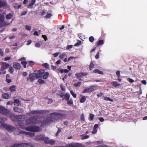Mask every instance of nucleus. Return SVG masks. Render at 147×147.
<instances>
[{
	"mask_svg": "<svg viewBox=\"0 0 147 147\" xmlns=\"http://www.w3.org/2000/svg\"><path fill=\"white\" fill-rule=\"evenodd\" d=\"M66 55V53H63L60 55L59 57L61 59L64 58Z\"/></svg>",
	"mask_w": 147,
	"mask_h": 147,
	"instance_id": "ea45409f",
	"label": "nucleus"
},
{
	"mask_svg": "<svg viewBox=\"0 0 147 147\" xmlns=\"http://www.w3.org/2000/svg\"><path fill=\"white\" fill-rule=\"evenodd\" d=\"M60 87L63 91H65V88L64 86H63L62 85H61Z\"/></svg>",
	"mask_w": 147,
	"mask_h": 147,
	"instance_id": "052dcab7",
	"label": "nucleus"
},
{
	"mask_svg": "<svg viewBox=\"0 0 147 147\" xmlns=\"http://www.w3.org/2000/svg\"><path fill=\"white\" fill-rule=\"evenodd\" d=\"M43 140L44 141L45 143L46 144H48V143L49 140V138L47 137H44Z\"/></svg>",
	"mask_w": 147,
	"mask_h": 147,
	"instance_id": "c03bdc74",
	"label": "nucleus"
},
{
	"mask_svg": "<svg viewBox=\"0 0 147 147\" xmlns=\"http://www.w3.org/2000/svg\"><path fill=\"white\" fill-rule=\"evenodd\" d=\"M4 17L2 14H0V25H1L4 21Z\"/></svg>",
	"mask_w": 147,
	"mask_h": 147,
	"instance_id": "5701e85b",
	"label": "nucleus"
},
{
	"mask_svg": "<svg viewBox=\"0 0 147 147\" xmlns=\"http://www.w3.org/2000/svg\"><path fill=\"white\" fill-rule=\"evenodd\" d=\"M38 82L40 84H44L45 83V82L43 80H42V79H39L38 80Z\"/></svg>",
	"mask_w": 147,
	"mask_h": 147,
	"instance_id": "864d4df0",
	"label": "nucleus"
},
{
	"mask_svg": "<svg viewBox=\"0 0 147 147\" xmlns=\"http://www.w3.org/2000/svg\"><path fill=\"white\" fill-rule=\"evenodd\" d=\"M25 28L27 30L30 31L31 29V26L26 25L25 26Z\"/></svg>",
	"mask_w": 147,
	"mask_h": 147,
	"instance_id": "3c124183",
	"label": "nucleus"
},
{
	"mask_svg": "<svg viewBox=\"0 0 147 147\" xmlns=\"http://www.w3.org/2000/svg\"><path fill=\"white\" fill-rule=\"evenodd\" d=\"M70 93L73 96L74 98H76V94L74 93V92L72 90L70 91Z\"/></svg>",
	"mask_w": 147,
	"mask_h": 147,
	"instance_id": "8fccbe9b",
	"label": "nucleus"
},
{
	"mask_svg": "<svg viewBox=\"0 0 147 147\" xmlns=\"http://www.w3.org/2000/svg\"><path fill=\"white\" fill-rule=\"evenodd\" d=\"M42 66L45 67L47 69H49V65L46 63H43L42 64Z\"/></svg>",
	"mask_w": 147,
	"mask_h": 147,
	"instance_id": "37998d69",
	"label": "nucleus"
},
{
	"mask_svg": "<svg viewBox=\"0 0 147 147\" xmlns=\"http://www.w3.org/2000/svg\"><path fill=\"white\" fill-rule=\"evenodd\" d=\"M17 112L20 113H23L24 112V111L22 109L18 108Z\"/></svg>",
	"mask_w": 147,
	"mask_h": 147,
	"instance_id": "603ef678",
	"label": "nucleus"
},
{
	"mask_svg": "<svg viewBox=\"0 0 147 147\" xmlns=\"http://www.w3.org/2000/svg\"><path fill=\"white\" fill-rule=\"evenodd\" d=\"M94 90V88H88L84 89L82 91V92L83 93L86 92H90L93 91Z\"/></svg>",
	"mask_w": 147,
	"mask_h": 147,
	"instance_id": "4468645a",
	"label": "nucleus"
},
{
	"mask_svg": "<svg viewBox=\"0 0 147 147\" xmlns=\"http://www.w3.org/2000/svg\"><path fill=\"white\" fill-rule=\"evenodd\" d=\"M93 72L95 73L98 74L102 75L103 73L102 71H100L98 69H95L93 71Z\"/></svg>",
	"mask_w": 147,
	"mask_h": 147,
	"instance_id": "b1692460",
	"label": "nucleus"
},
{
	"mask_svg": "<svg viewBox=\"0 0 147 147\" xmlns=\"http://www.w3.org/2000/svg\"><path fill=\"white\" fill-rule=\"evenodd\" d=\"M80 119L81 121H84V114L82 113L81 114L80 116Z\"/></svg>",
	"mask_w": 147,
	"mask_h": 147,
	"instance_id": "5fc2aeb1",
	"label": "nucleus"
},
{
	"mask_svg": "<svg viewBox=\"0 0 147 147\" xmlns=\"http://www.w3.org/2000/svg\"><path fill=\"white\" fill-rule=\"evenodd\" d=\"M81 144L78 143H75L74 144H70L67 145V147H80Z\"/></svg>",
	"mask_w": 147,
	"mask_h": 147,
	"instance_id": "f3484780",
	"label": "nucleus"
},
{
	"mask_svg": "<svg viewBox=\"0 0 147 147\" xmlns=\"http://www.w3.org/2000/svg\"><path fill=\"white\" fill-rule=\"evenodd\" d=\"M3 120L2 118H0V123L1 122V125L3 127H4L8 131L11 132L14 131L15 129V128L14 127L6 124L2 123Z\"/></svg>",
	"mask_w": 147,
	"mask_h": 147,
	"instance_id": "7ed1b4c3",
	"label": "nucleus"
},
{
	"mask_svg": "<svg viewBox=\"0 0 147 147\" xmlns=\"http://www.w3.org/2000/svg\"><path fill=\"white\" fill-rule=\"evenodd\" d=\"M16 88V86L14 85H13L10 87L9 89L11 92H13L15 91Z\"/></svg>",
	"mask_w": 147,
	"mask_h": 147,
	"instance_id": "4be33fe9",
	"label": "nucleus"
},
{
	"mask_svg": "<svg viewBox=\"0 0 147 147\" xmlns=\"http://www.w3.org/2000/svg\"><path fill=\"white\" fill-rule=\"evenodd\" d=\"M19 100L18 99H16L14 101V103L15 104H18V105L19 104Z\"/></svg>",
	"mask_w": 147,
	"mask_h": 147,
	"instance_id": "680f3d73",
	"label": "nucleus"
},
{
	"mask_svg": "<svg viewBox=\"0 0 147 147\" xmlns=\"http://www.w3.org/2000/svg\"><path fill=\"white\" fill-rule=\"evenodd\" d=\"M81 82H78L77 83L74 84V86L76 87H79L81 85Z\"/></svg>",
	"mask_w": 147,
	"mask_h": 147,
	"instance_id": "09e8293b",
	"label": "nucleus"
},
{
	"mask_svg": "<svg viewBox=\"0 0 147 147\" xmlns=\"http://www.w3.org/2000/svg\"><path fill=\"white\" fill-rule=\"evenodd\" d=\"M104 99L106 100H109L111 102L113 101V100L111 98H110L109 97L105 98Z\"/></svg>",
	"mask_w": 147,
	"mask_h": 147,
	"instance_id": "13d9d810",
	"label": "nucleus"
},
{
	"mask_svg": "<svg viewBox=\"0 0 147 147\" xmlns=\"http://www.w3.org/2000/svg\"><path fill=\"white\" fill-rule=\"evenodd\" d=\"M52 16V14L51 13H47L45 16V17L47 19L50 18Z\"/></svg>",
	"mask_w": 147,
	"mask_h": 147,
	"instance_id": "4c0bfd02",
	"label": "nucleus"
},
{
	"mask_svg": "<svg viewBox=\"0 0 147 147\" xmlns=\"http://www.w3.org/2000/svg\"><path fill=\"white\" fill-rule=\"evenodd\" d=\"M46 13V11L45 10H43L42 12H41V15L42 16H44Z\"/></svg>",
	"mask_w": 147,
	"mask_h": 147,
	"instance_id": "e2e57ef3",
	"label": "nucleus"
},
{
	"mask_svg": "<svg viewBox=\"0 0 147 147\" xmlns=\"http://www.w3.org/2000/svg\"><path fill=\"white\" fill-rule=\"evenodd\" d=\"M111 84L115 87H116L120 85L117 82H111Z\"/></svg>",
	"mask_w": 147,
	"mask_h": 147,
	"instance_id": "c756f323",
	"label": "nucleus"
},
{
	"mask_svg": "<svg viewBox=\"0 0 147 147\" xmlns=\"http://www.w3.org/2000/svg\"><path fill=\"white\" fill-rule=\"evenodd\" d=\"M60 96L61 98H63V100H65L67 101L69 99L70 95L68 93H67L64 94L63 92H61L60 94Z\"/></svg>",
	"mask_w": 147,
	"mask_h": 147,
	"instance_id": "6e6552de",
	"label": "nucleus"
},
{
	"mask_svg": "<svg viewBox=\"0 0 147 147\" xmlns=\"http://www.w3.org/2000/svg\"><path fill=\"white\" fill-rule=\"evenodd\" d=\"M13 66L14 68L18 70L20 69L21 67L20 64L16 62H14L13 63Z\"/></svg>",
	"mask_w": 147,
	"mask_h": 147,
	"instance_id": "f8f14e48",
	"label": "nucleus"
},
{
	"mask_svg": "<svg viewBox=\"0 0 147 147\" xmlns=\"http://www.w3.org/2000/svg\"><path fill=\"white\" fill-rule=\"evenodd\" d=\"M45 72V71L43 70H35L34 71V73L38 76V78L41 77L42 75Z\"/></svg>",
	"mask_w": 147,
	"mask_h": 147,
	"instance_id": "9d476101",
	"label": "nucleus"
},
{
	"mask_svg": "<svg viewBox=\"0 0 147 147\" xmlns=\"http://www.w3.org/2000/svg\"><path fill=\"white\" fill-rule=\"evenodd\" d=\"M88 75V73L86 72H80V73H76L75 74V76L79 80L82 81V80L80 78L83 76H85Z\"/></svg>",
	"mask_w": 147,
	"mask_h": 147,
	"instance_id": "0eeeda50",
	"label": "nucleus"
},
{
	"mask_svg": "<svg viewBox=\"0 0 147 147\" xmlns=\"http://www.w3.org/2000/svg\"><path fill=\"white\" fill-rule=\"evenodd\" d=\"M6 5V3L4 2L1 1L0 0V8L4 7Z\"/></svg>",
	"mask_w": 147,
	"mask_h": 147,
	"instance_id": "473e14b6",
	"label": "nucleus"
},
{
	"mask_svg": "<svg viewBox=\"0 0 147 147\" xmlns=\"http://www.w3.org/2000/svg\"><path fill=\"white\" fill-rule=\"evenodd\" d=\"M116 75L117 76V78H120V72L119 71H117L116 73Z\"/></svg>",
	"mask_w": 147,
	"mask_h": 147,
	"instance_id": "bf43d9fd",
	"label": "nucleus"
},
{
	"mask_svg": "<svg viewBox=\"0 0 147 147\" xmlns=\"http://www.w3.org/2000/svg\"><path fill=\"white\" fill-rule=\"evenodd\" d=\"M11 147H22V144H15L13 145Z\"/></svg>",
	"mask_w": 147,
	"mask_h": 147,
	"instance_id": "e433bc0d",
	"label": "nucleus"
},
{
	"mask_svg": "<svg viewBox=\"0 0 147 147\" xmlns=\"http://www.w3.org/2000/svg\"><path fill=\"white\" fill-rule=\"evenodd\" d=\"M49 73L48 72H46L43 75L42 78L44 79H46L48 77Z\"/></svg>",
	"mask_w": 147,
	"mask_h": 147,
	"instance_id": "bb28decb",
	"label": "nucleus"
},
{
	"mask_svg": "<svg viewBox=\"0 0 147 147\" xmlns=\"http://www.w3.org/2000/svg\"><path fill=\"white\" fill-rule=\"evenodd\" d=\"M22 147H34V145L30 143H22Z\"/></svg>",
	"mask_w": 147,
	"mask_h": 147,
	"instance_id": "dca6fc26",
	"label": "nucleus"
},
{
	"mask_svg": "<svg viewBox=\"0 0 147 147\" xmlns=\"http://www.w3.org/2000/svg\"><path fill=\"white\" fill-rule=\"evenodd\" d=\"M86 100V98L84 96H82L80 100V101L81 103H83Z\"/></svg>",
	"mask_w": 147,
	"mask_h": 147,
	"instance_id": "72a5a7b5",
	"label": "nucleus"
},
{
	"mask_svg": "<svg viewBox=\"0 0 147 147\" xmlns=\"http://www.w3.org/2000/svg\"><path fill=\"white\" fill-rule=\"evenodd\" d=\"M41 121L37 116H32L29 117L26 121V123L28 125L40 123Z\"/></svg>",
	"mask_w": 147,
	"mask_h": 147,
	"instance_id": "f257e3e1",
	"label": "nucleus"
},
{
	"mask_svg": "<svg viewBox=\"0 0 147 147\" xmlns=\"http://www.w3.org/2000/svg\"><path fill=\"white\" fill-rule=\"evenodd\" d=\"M94 117V115L92 114H90V120L91 121H92Z\"/></svg>",
	"mask_w": 147,
	"mask_h": 147,
	"instance_id": "6e6d98bb",
	"label": "nucleus"
},
{
	"mask_svg": "<svg viewBox=\"0 0 147 147\" xmlns=\"http://www.w3.org/2000/svg\"><path fill=\"white\" fill-rule=\"evenodd\" d=\"M21 63L24 66V68H26V65L27 64V63L26 61H22L21 62Z\"/></svg>",
	"mask_w": 147,
	"mask_h": 147,
	"instance_id": "79ce46f5",
	"label": "nucleus"
},
{
	"mask_svg": "<svg viewBox=\"0 0 147 147\" xmlns=\"http://www.w3.org/2000/svg\"><path fill=\"white\" fill-rule=\"evenodd\" d=\"M98 127V124H95L93 130L92 131V133L93 134H95L97 131V128Z\"/></svg>",
	"mask_w": 147,
	"mask_h": 147,
	"instance_id": "aec40b11",
	"label": "nucleus"
},
{
	"mask_svg": "<svg viewBox=\"0 0 147 147\" xmlns=\"http://www.w3.org/2000/svg\"><path fill=\"white\" fill-rule=\"evenodd\" d=\"M9 69L8 70L9 72L11 74H13V71H14V69L13 68L11 67L10 66L9 67Z\"/></svg>",
	"mask_w": 147,
	"mask_h": 147,
	"instance_id": "2f4dec72",
	"label": "nucleus"
},
{
	"mask_svg": "<svg viewBox=\"0 0 147 147\" xmlns=\"http://www.w3.org/2000/svg\"><path fill=\"white\" fill-rule=\"evenodd\" d=\"M38 78V76L34 72L33 73L29 75V77L27 78V80H29L31 82H32L35 79Z\"/></svg>",
	"mask_w": 147,
	"mask_h": 147,
	"instance_id": "423d86ee",
	"label": "nucleus"
},
{
	"mask_svg": "<svg viewBox=\"0 0 147 147\" xmlns=\"http://www.w3.org/2000/svg\"><path fill=\"white\" fill-rule=\"evenodd\" d=\"M34 64V63L32 61H28L27 64V66H31L33 65Z\"/></svg>",
	"mask_w": 147,
	"mask_h": 147,
	"instance_id": "a18cd8bd",
	"label": "nucleus"
},
{
	"mask_svg": "<svg viewBox=\"0 0 147 147\" xmlns=\"http://www.w3.org/2000/svg\"><path fill=\"white\" fill-rule=\"evenodd\" d=\"M42 37L44 39L45 41H46L47 39V37L45 35H42Z\"/></svg>",
	"mask_w": 147,
	"mask_h": 147,
	"instance_id": "338daca9",
	"label": "nucleus"
},
{
	"mask_svg": "<svg viewBox=\"0 0 147 147\" xmlns=\"http://www.w3.org/2000/svg\"><path fill=\"white\" fill-rule=\"evenodd\" d=\"M69 71L67 69H61L60 70V71L61 73L62 74L64 72L65 73H68Z\"/></svg>",
	"mask_w": 147,
	"mask_h": 147,
	"instance_id": "a19ab883",
	"label": "nucleus"
},
{
	"mask_svg": "<svg viewBox=\"0 0 147 147\" xmlns=\"http://www.w3.org/2000/svg\"><path fill=\"white\" fill-rule=\"evenodd\" d=\"M77 41L78 42L76 43H75L74 45L75 47H78L81 44L82 41L81 40H78Z\"/></svg>",
	"mask_w": 147,
	"mask_h": 147,
	"instance_id": "f704fd0d",
	"label": "nucleus"
},
{
	"mask_svg": "<svg viewBox=\"0 0 147 147\" xmlns=\"http://www.w3.org/2000/svg\"><path fill=\"white\" fill-rule=\"evenodd\" d=\"M21 133L25 134L27 136L31 138L34 136L35 135V133H34L26 132L24 131H22Z\"/></svg>",
	"mask_w": 147,
	"mask_h": 147,
	"instance_id": "9b49d317",
	"label": "nucleus"
},
{
	"mask_svg": "<svg viewBox=\"0 0 147 147\" xmlns=\"http://www.w3.org/2000/svg\"><path fill=\"white\" fill-rule=\"evenodd\" d=\"M49 117L51 122L55 120V119L54 118V116Z\"/></svg>",
	"mask_w": 147,
	"mask_h": 147,
	"instance_id": "de8ad7c7",
	"label": "nucleus"
},
{
	"mask_svg": "<svg viewBox=\"0 0 147 147\" xmlns=\"http://www.w3.org/2000/svg\"><path fill=\"white\" fill-rule=\"evenodd\" d=\"M33 132H39L41 130V128L38 126H33Z\"/></svg>",
	"mask_w": 147,
	"mask_h": 147,
	"instance_id": "6ab92c4d",
	"label": "nucleus"
},
{
	"mask_svg": "<svg viewBox=\"0 0 147 147\" xmlns=\"http://www.w3.org/2000/svg\"><path fill=\"white\" fill-rule=\"evenodd\" d=\"M51 68L52 70H55L56 69V67L55 66L53 65H51Z\"/></svg>",
	"mask_w": 147,
	"mask_h": 147,
	"instance_id": "69168bd1",
	"label": "nucleus"
},
{
	"mask_svg": "<svg viewBox=\"0 0 147 147\" xmlns=\"http://www.w3.org/2000/svg\"><path fill=\"white\" fill-rule=\"evenodd\" d=\"M44 112V111L42 110H33L29 112V113L30 114H35L36 113L41 114L43 113Z\"/></svg>",
	"mask_w": 147,
	"mask_h": 147,
	"instance_id": "ddd939ff",
	"label": "nucleus"
},
{
	"mask_svg": "<svg viewBox=\"0 0 147 147\" xmlns=\"http://www.w3.org/2000/svg\"><path fill=\"white\" fill-rule=\"evenodd\" d=\"M24 116L22 115H15L12 113L10 114V118L13 121H21L24 119Z\"/></svg>",
	"mask_w": 147,
	"mask_h": 147,
	"instance_id": "f03ea898",
	"label": "nucleus"
},
{
	"mask_svg": "<svg viewBox=\"0 0 147 147\" xmlns=\"http://www.w3.org/2000/svg\"><path fill=\"white\" fill-rule=\"evenodd\" d=\"M1 67L0 69L1 71H4L5 69H7L9 66V64L5 62H1L0 63Z\"/></svg>",
	"mask_w": 147,
	"mask_h": 147,
	"instance_id": "1a4fd4ad",
	"label": "nucleus"
},
{
	"mask_svg": "<svg viewBox=\"0 0 147 147\" xmlns=\"http://www.w3.org/2000/svg\"><path fill=\"white\" fill-rule=\"evenodd\" d=\"M50 122H51L49 117H48L47 118L43 121H41L40 122V123H42L44 125H46L47 124L50 123Z\"/></svg>",
	"mask_w": 147,
	"mask_h": 147,
	"instance_id": "2eb2a0df",
	"label": "nucleus"
},
{
	"mask_svg": "<svg viewBox=\"0 0 147 147\" xmlns=\"http://www.w3.org/2000/svg\"><path fill=\"white\" fill-rule=\"evenodd\" d=\"M127 80L128 81H129V82H130L131 83H132L134 82V80L130 78H128L127 79Z\"/></svg>",
	"mask_w": 147,
	"mask_h": 147,
	"instance_id": "4d7b16f0",
	"label": "nucleus"
},
{
	"mask_svg": "<svg viewBox=\"0 0 147 147\" xmlns=\"http://www.w3.org/2000/svg\"><path fill=\"white\" fill-rule=\"evenodd\" d=\"M89 39L90 42H93L94 40V37L92 36H90L89 38Z\"/></svg>",
	"mask_w": 147,
	"mask_h": 147,
	"instance_id": "49530a36",
	"label": "nucleus"
},
{
	"mask_svg": "<svg viewBox=\"0 0 147 147\" xmlns=\"http://www.w3.org/2000/svg\"><path fill=\"white\" fill-rule=\"evenodd\" d=\"M67 104L69 105H71L73 104V101L72 99H68V100H67Z\"/></svg>",
	"mask_w": 147,
	"mask_h": 147,
	"instance_id": "c9c22d12",
	"label": "nucleus"
},
{
	"mask_svg": "<svg viewBox=\"0 0 147 147\" xmlns=\"http://www.w3.org/2000/svg\"><path fill=\"white\" fill-rule=\"evenodd\" d=\"M13 15L12 13H9L6 16V18L7 20L11 19L13 17Z\"/></svg>",
	"mask_w": 147,
	"mask_h": 147,
	"instance_id": "cd10ccee",
	"label": "nucleus"
},
{
	"mask_svg": "<svg viewBox=\"0 0 147 147\" xmlns=\"http://www.w3.org/2000/svg\"><path fill=\"white\" fill-rule=\"evenodd\" d=\"M94 62L91 61L89 65V69L90 70H92L94 68Z\"/></svg>",
	"mask_w": 147,
	"mask_h": 147,
	"instance_id": "a878e982",
	"label": "nucleus"
},
{
	"mask_svg": "<svg viewBox=\"0 0 147 147\" xmlns=\"http://www.w3.org/2000/svg\"><path fill=\"white\" fill-rule=\"evenodd\" d=\"M36 0H32L31 2L28 6L27 8H32V7L33 5L35 3Z\"/></svg>",
	"mask_w": 147,
	"mask_h": 147,
	"instance_id": "412c9836",
	"label": "nucleus"
},
{
	"mask_svg": "<svg viewBox=\"0 0 147 147\" xmlns=\"http://www.w3.org/2000/svg\"><path fill=\"white\" fill-rule=\"evenodd\" d=\"M45 137L44 135H40L38 136L37 139L38 140H43Z\"/></svg>",
	"mask_w": 147,
	"mask_h": 147,
	"instance_id": "7c9ffc66",
	"label": "nucleus"
},
{
	"mask_svg": "<svg viewBox=\"0 0 147 147\" xmlns=\"http://www.w3.org/2000/svg\"><path fill=\"white\" fill-rule=\"evenodd\" d=\"M10 113V111L8 109H5L4 107L0 106V113L7 116Z\"/></svg>",
	"mask_w": 147,
	"mask_h": 147,
	"instance_id": "39448f33",
	"label": "nucleus"
},
{
	"mask_svg": "<svg viewBox=\"0 0 147 147\" xmlns=\"http://www.w3.org/2000/svg\"><path fill=\"white\" fill-rule=\"evenodd\" d=\"M9 94L7 93H3L2 95V97L4 98L7 99L9 97Z\"/></svg>",
	"mask_w": 147,
	"mask_h": 147,
	"instance_id": "393cba45",
	"label": "nucleus"
},
{
	"mask_svg": "<svg viewBox=\"0 0 147 147\" xmlns=\"http://www.w3.org/2000/svg\"><path fill=\"white\" fill-rule=\"evenodd\" d=\"M59 53L58 52V53H54L53 54V55L54 57H56L57 56L59 55Z\"/></svg>",
	"mask_w": 147,
	"mask_h": 147,
	"instance_id": "0e129e2a",
	"label": "nucleus"
},
{
	"mask_svg": "<svg viewBox=\"0 0 147 147\" xmlns=\"http://www.w3.org/2000/svg\"><path fill=\"white\" fill-rule=\"evenodd\" d=\"M55 143V141L53 140H49L48 143L50 145H53Z\"/></svg>",
	"mask_w": 147,
	"mask_h": 147,
	"instance_id": "58836bf2",
	"label": "nucleus"
},
{
	"mask_svg": "<svg viewBox=\"0 0 147 147\" xmlns=\"http://www.w3.org/2000/svg\"><path fill=\"white\" fill-rule=\"evenodd\" d=\"M104 43V41L102 40H99L97 42V45L98 46L101 45Z\"/></svg>",
	"mask_w": 147,
	"mask_h": 147,
	"instance_id": "c85d7f7f",
	"label": "nucleus"
},
{
	"mask_svg": "<svg viewBox=\"0 0 147 147\" xmlns=\"http://www.w3.org/2000/svg\"><path fill=\"white\" fill-rule=\"evenodd\" d=\"M18 108V107H15L13 108V111L15 112H17Z\"/></svg>",
	"mask_w": 147,
	"mask_h": 147,
	"instance_id": "774afa93",
	"label": "nucleus"
},
{
	"mask_svg": "<svg viewBox=\"0 0 147 147\" xmlns=\"http://www.w3.org/2000/svg\"><path fill=\"white\" fill-rule=\"evenodd\" d=\"M33 126L31 125L26 127L25 130L27 131L33 132Z\"/></svg>",
	"mask_w": 147,
	"mask_h": 147,
	"instance_id": "a211bd4d",
	"label": "nucleus"
},
{
	"mask_svg": "<svg viewBox=\"0 0 147 147\" xmlns=\"http://www.w3.org/2000/svg\"><path fill=\"white\" fill-rule=\"evenodd\" d=\"M50 115H54V118L55 119V120L61 119L65 117L66 116L65 115V114L57 112L51 113Z\"/></svg>",
	"mask_w": 147,
	"mask_h": 147,
	"instance_id": "20e7f679",
	"label": "nucleus"
}]
</instances>
